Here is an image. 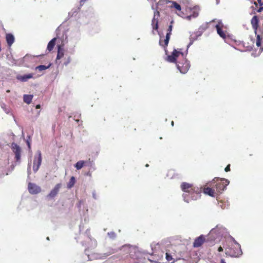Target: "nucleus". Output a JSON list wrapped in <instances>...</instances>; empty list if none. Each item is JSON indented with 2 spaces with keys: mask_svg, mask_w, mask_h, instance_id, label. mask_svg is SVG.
Returning a JSON list of instances; mask_svg holds the SVG:
<instances>
[{
  "mask_svg": "<svg viewBox=\"0 0 263 263\" xmlns=\"http://www.w3.org/2000/svg\"><path fill=\"white\" fill-rule=\"evenodd\" d=\"M11 148L15 155V159L16 162H20L21 158L22 148L16 143L13 142L11 145Z\"/></svg>",
  "mask_w": 263,
  "mask_h": 263,
  "instance_id": "nucleus-5",
  "label": "nucleus"
},
{
  "mask_svg": "<svg viewBox=\"0 0 263 263\" xmlns=\"http://www.w3.org/2000/svg\"><path fill=\"white\" fill-rule=\"evenodd\" d=\"M220 263H226L223 259H221L220 260Z\"/></svg>",
  "mask_w": 263,
  "mask_h": 263,
  "instance_id": "nucleus-37",
  "label": "nucleus"
},
{
  "mask_svg": "<svg viewBox=\"0 0 263 263\" xmlns=\"http://www.w3.org/2000/svg\"><path fill=\"white\" fill-rule=\"evenodd\" d=\"M33 97V95H24L23 96L24 101L27 104H29L32 101Z\"/></svg>",
  "mask_w": 263,
  "mask_h": 263,
  "instance_id": "nucleus-18",
  "label": "nucleus"
},
{
  "mask_svg": "<svg viewBox=\"0 0 263 263\" xmlns=\"http://www.w3.org/2000/svg\"><path fill=\"white\" fill-rule=\"evenodd\" d=\"M219 179L220 180V181H228L227 179L224 178H219L217 177H215L214 179H213L212 181H218Z\"/></svg>",
  "mask_w": 263,
  "mask_h": 263,
  "instance_id": "nucleus-28",
  "label": "nucleus"
},
{
  "mask_svg": "<svg viewBox=\"0 0 263 263\" xmlns=\"http://www.w3.org/2000/svg\"><path fill=\"white\" fill-rule=\"evenodd\" d=\"M75 182H69L68 184L67 185L68 188H71L74 185V183Z\"/></svg>",
  "mask_w": 263,
  "mask_h": 263,
  "instance_id": "nucleus-29",
  "label": "nucleus"
},
{
  "mask_svg": "<svg viewBox=\"0 0 263 263\" xmlns=\"http://www.w3.org/2000/svg\"><path fill=\"white\" fill-rule=\"evenodd\" d=\"M216 191L218 192H220L221 191H223L224 189L226 187L223 184L221 183H219L218 184H216L215 185Z\"/></svg>",
  "mask_w": 263,
  "mask_h": 263,
  "instance_id": "nucleus-24",
  "label": "nucleus"
},
{
  "mask_svg": "<svg viewBox=\"0 0 263 263\" xmlns=\"http://www.w3.org/2000/svg\"><path fill=\"white\" fill-rule=\"evenodd\" d=\"M6 40L9 46H11L14 41V37L11 33H7L6 35Z\"/></svg>",
  "mask_w": 263,
  "mask_h": 263,
  "instance_id": "nucleus-15",
  "label": "nucleus"
},
{
  "mask_svg": "<svg viewBox=\"0 0 263 263\" xmlns=\"http://www.w3.org/2000/svg\"><path fill=\"white\" fill-rule=\"evenodd\" d=\"M28 147H30V143L28 142Z\"/></svg>",
  "mask_w": 263,
  "mask_h": 263,
  "instance_id": "nucleus-39",
  "label": "nucleus"
},
{
  "mask_svg": "<svg viewBox=\"0 0 263 263\" xmlns=\"http://www.w3.org/2000/svg\"><path fill=\"white\" fill-rule=\"evenodd\" d=\"M201 187L202 188V192H203L204 194L208 195L213 197L215 196V192L214 189L206 186H204L203 187Z\"/></svg>",
  "mask_w": 263,
  "mask_h": 263,
  "instance_id": "nucleus-10",
  "label": "nucleus"
},
{
  "mask_svg": "<svg viewBox=\"0 0 263 263\" xmlns=\"http://www.w3.org/2000/svg\"><path fill=\"white\" fill-rule=\"evenodd\" d=\"M172 29H173V26L172 25H170L169 26H168V28H167V33H166V35H168V36L170 37V36H171V34L172 33Z\"/></svg>",
  "mask_w": 263,
  "mask_h": 263,
  "instance_id": "nucleus-25",
  "label": "nucleus"
},
{
  "mask_svg": "<svg viewBox=\"0 0 263 263\" xmlns=\"http://www.w3.org/2000/svg\"><path fill=\"white\" fill-rule=\"evenodd\" d=\"M170 39V37L168 36V35H166L165 39L163 41L161 39H160L159 41V44L160 46L164 48L166 54H167V52L166 47L168 45Z\"/></svg>",
  "mask_w": 263,
  "mask_h": 263,
  "instance_id": "nucleus-12",
  "label": "nucleus"
},
{
  "mask_svg": "<svg viewBox=\"0 0 263 263\" xmlns=\"http://www.w3.org/2000/svg\"><path fill=\"white\" fill-rule=\"evenodd\" d=\"M223 247L226 254L232 257H238L242 254L240 245L232 237L226 240Z\"/></svg>",
  "mask_w": 263,
  "mask_h": 263,
  "instance_id": "nucleus-2",
  "label": "nucleus"
},
{
  "mask_svg": "<svg viewBox=\"0 0 263 263\" xmlns=\"http://www.w3.org/2000/svg\"><path fill=\"white\" fill-rule=\"evenodd\" d=\"M223 247H221V246H220L218 248V251L219 252H222L223 251Z\"/></svg>",
  "mask_w": 263,
  "mask_h": 263,
  "instance_id": "nucleus-32",
  "label": "nucleus"
},
{
  "mask_svg": "<svg viewBox=\"0 0 263 263\" xmlns=\"http://www.w3.org/2000/svg\"><path fill=\"white\" fill-rule=\"evenodd\" d=\"M165 258L166 260L168 261H171L173 259L172 256L167 252H166L165 254Z\"/></svg>",
  "mask_w": 263,
  "mask_h": 263,
  "instance_id": "nucleus-26",
  "label": "nucleus"
},
{
  "mask_svg": "<svg viewBox=\"0 0 263 263\" xmlns=\"http://www.w3.org/2000/svg\"><path fill=\"white\" fill-rule=\"evenodd\" d=\"M224 171L226 172H229L230 171V164H228L225 168Z\"/></svg>",
  "mask_w": 263,
  "mask_h": 263,
  "instance_id": "nucleus-30",
  "label": "nucleus"
},
{
  "mask_svg": "<svg viewBox=\"0 0 263 263\" xmlns=\"http://www.w3.org/2000/svg\"><path fill=\"white\" fill-rule=\"evenodd\" d=\"M182 190L185 192L189 193H196V194H200L202 192V188L194 187L192 184L183 182L181 184Z\"/></svg>",
  "mask_w": 263,
  "mask_h": 263,
  "instance_id": "nucleus-4",
  "label": "nucleus"
},
{
  "mask_svg": "<svg viewBox=\"0 0 263 263\" xmlns=\"http://www.w3.org/2000/svg\"><path fill=\"white\" fill-rule=\"evenodd\" d=\"M42 162V155L41 153L39 152L37 156L34 158L33 170L34 172H36L39 170Z\"/></svg>",
  "mask_w": 263,
  "mask_h": 263,
  "instance_id": "nucleus-7",
  "label": "nucleus"
},
{
  "mask_svg": "<svg viewBox=\"0 0 263 263\" xmlns=\"http://www.w3.org/2000/svg\"><path fill=\"white\" fill-rule=\"evenodd\" d=\"M70 61H71V58L69 56L67 58V59H65V61L64 62V64L65 65H67L70 62Z\"/></svg>",
  "mask_w": 263,
  "mask_h": 263,
  "instance_id": "nucleus-27",
  "label": "nucleus"
},
{
  "mask_svg": "<svg viewBox=\"0 0 263 263\" xmlns=\"http://www.w3.org/2000/svg\"><path fill=\"white\" fill-rule=\"evenodd\" d=\"M87 162L84 161H79L77 162V163L75 164V167L77 170H80L81 169L83 166L85 165Z\"/></svg>",
  "mask_w": 263,
  "mask_h": 263,
  "instance_id": "nucleus-21",
  "label": "nucleus"
},
{
  "mask_svg": "<svg viewBox=\"0 0 263 263\" xmlns=\"http://www.w3.org/2000/svg\"><path fill=\"white\" fill-rule=\"evenodd\" d=\"M216 229H213L209 234V235H212L213 234H215L216 233Z\"/></svg>",
  "mask_w": 263,
  "mask_h": 263,
  "instance_id": "nucleus-31",
  "label": "nucleus"
},
{
  "mask_svg": "<svg viewBox=\"0 0 263 263\" xmlns=\"http://www.w3.org/2000/svg\"><path fill=\"white\" fill-rule=\"evenodd\" d=\"M33 73H29L24 75H20L17 77V79L22 82H26L28 79L33 78Z\"/></svg>",
  "mask_w": 263,
  "mask_h": 263,
  "instance_id": "nucleus-14",
  "label": "nucleus"
},
{
  "mask_svg": "<svg viewBox=\"0 0 263 263\" xmlns=\"http://www.w3.org/2000/svg\"><path fill=\"white\" fill-rule=\"evenodd\" d=\"M63 56H64V51L61 48L60 46H59L58 54H57V59H56V62L57 63L58 61L60 60L62 58H63Z\"/></svg>",
  "mask_w": 263,
  "mask_h": 263,
  "instance_id": "nucleus-19",
  "label": "nucleus"
},
{
  "mask_svg": "<svg viewBox=\"0 0 263 263\" xmlns=\"http://www.w3.org/2000/svg\"><path fill=\"white\" fill-rule=\"evenodd\" d=\"M199 14L198 11L196 8H194L192 11V13L187 17L190 19L191 17H196Z\"/></svg>",
  "mask_w": 263,
  "mask_h": 263,
  "instance_id": "nucleus-23",
  "label": "nucleus"
},
{
  "mask_svg": "<svg viewBox=\"0 0 263 263\" xmlns=\"http://www.w3.org/2000/svg\"><path fill=\"white\" fill-rule=\"evenodd\" d=\"M28 191L31 194H36L41 192V188L35 184L29 182L28 184Z\"/></svg>",
  "mask_w": 263,
  "mask_h": 263,
  "instance_id": "nucleus-8",
  "label": "nucleus"
},
{
  "mask_svg": "<svg viewBox=\"0 0 263 263\" xmlns=\"http://www.w3.org/2000/svg\"><path fill=\"white\" fill-rule=\"evenodd\" d=\"M75 179L74 177H71L70 181H74Z\"/></svg>",
  "mask_w": 263,
  "mask_h": 263,
  "instance_id": "nucleus-38",
  "label": "nucleus"
},
{
  "mask_svg": "<svg viewBox=\"0 0 263 263\" xmlns=\"http://www.w3.org/2000/svg\"><path fill=\"white\" fill-rule=\"evenodd\" d=\"M187 53V49L183 51L181 48L175 49L171 54L167 56L165 60L168 62L176 63L180 72L186 73L190 67V62L186 58Z\"/></svg>",
  "mask_w": 263,
  "mask_h": 263,
  "instance_id": "nucleus-1",
  "label": "nucleus"
},
{
  "mask_svg": "<svg viewBox=\"0 0 263 263\" xmlns=\"http://www.w3.org/2000/svg\"><path fill=\"white\" fill-rule=\"evenodd\" d=\"M35 108L36 109H39V108H41V105L40 104H37V105H36Z\"/></svg>",
  "mask_w": 263,
  "mask_h": 263,
  "instance_id": "nucleus-35",
  "label": "nucleus"
},
{
  "mask_svg": "<svg viewBox=\"0 0 263 263\" xmlns=\"http://www.w3.org/2000/svg\"><path fill=\"white\" fill-rule=\"evenodd\" d=\"M148 166H149V165H148V164H146L145 165V166H146V167H148Z\"/></svg>",
  "mask_w": 263,
  "mask_h": 263,
  "instance_id": "nucleus-40",
  "label": "nucleus"
},
{
  "mask_svg": "<svg viewBox=\"0 0 263 263\" xmlns=\"http://www.w3.org/2000/svg\"><path fill=\"white\" fill-rule=\"evenodd\" d=\"M50 66H51V64H49V65H48V66L41 65L36 66L35 67V69L38 70L40 71H42L45 70L47 69L48 68H49L50 67Z\"/></svg>",
  "mask_w": 263,
  "mask_h": 263,
  "instance_id": "nucleus-22",
  "label": "nucleus"
},
{
  "mask_svg": "<svg viewBox=\"0 0 263 263\" xmlns=\"http://www.w3.org/2000/svg\"><path fill=\"white\" fill-rule=\"evenodd\" d=\"M61 187V184H58L50 192L48 196L50 197H54L58 194L59 189Z\"/></svg>",
  "mask_w": 263,
  "mask_h": 263,
  "instance_id": "nucleus-16",
  "label": "nucleus"
},
{
  "mask_svg": "<svg viewBox=\"0 0 263 263\" xmlns=\"http://www.w3.org/2000/svg\"><path fill=\"white\" fill-rule=\"evenodd\" d=\"M263 44V38L258 34L256 36V45L257 47H261Z\"/></svg>",
  "mask_w": 263,
  "mask_h": 263,
  "instance_id": "nucleus-20",
  "label": "nucleus"
},
{
  "mask_svg": "<svg viewBox=\"0 0 263 263\" xmlns=\"http://www.w3.org/2000/svg\"><path fill=\"white\" fill-rule=\"evenodd\" d=\"M172 125L173 126L174 125V122H173V121H172Z\"/></svg>",
  "mask_w": 263,
  "mask_h": 263,
  "instance_id": "nucleus-41",
  "label": "nucleus"
},
{
  "mask_svg": "<svg viewBox=\"0 0 263 263\" xmlns=\"http://www.w3.org/2000/svg\"><path fill=\"white\" fill-rule=\"evenodd\" d=\"M205 241V236L203 235H201L199 237H197L194 242L193 247L194 248H198L201 247Z\"/></svg>",
  "mask_w": 263,
  "mask_h": 263,
  "instance_id": "nucleus-9",
  "label": "nucleus"
},
{
  "mask_svg": "<svg viewBox=\"0 0 263 263\" xmlns=\"http://www.w3.org/2000/svg\"><path fill=\"white\" fill-rule=\"evenodd\" d=\"M263 9V7H260L258 10V12H261V11Z\"/></svg>",
  "mask_w": 263,
  "mask_h": 263,
  "instance_id": "nucleus-36",
  "label": "nucleus"
},
{
  "mask_svg": "<svg viewBox=\"0 0 263 263\" xmlns=\"http://www.w3.org/2000/svg\"><path fill=\"white\" fill-rule=\"evenodd\" d=\"M251 23L252 28L254 30H257L259 27V20L258 17L256 15L254 16L251 19Z\"/></svg>",
  "mask_w": 263,
  "mask_h": 263,
  "instance_id": "nucleus-13",
  "label": "nucleus"
},
{
  "mask_svg": "<svg viewBox=\"0 0 263 263\" xmlns=\"http://www.w3.org/2000/svg\"><path fill=\"white\" fill-rule=\"evenodd\" d=\"M57 39L55 37L52 39L48 44L47 45V50L50 52L54 48Z\"/></svg>",
  "mask_w": 263,
  "mask_h": 263,
  "instance_id": "nucleus-17",
  "label": "nucleus"
},
{
  "mask_svg": "<svg viewBox=\"0 0 263 263\" xmlns=\"http://www.w3.org/2000/svg\"><path fill=\"white\" fill-rule=\"evenodd\" d=\"M158 5L160 7H166L175 11L178 15H180L181 13V6L176 2L169 0H160Z\"/></svg>",
  "mask_w": 263,
  "mask_h": 263,
  "instance_id": "nucleus-3",
  "label": "nucleus"
},
{
  "mask_svg": "<svg viewBox=\"0 0 263 263\" xmlns=\"http://www.w3.org/2000/svg\"><path fill=\"white\" fill-rule=\"evenodd\" d=\"M223 27V24L221 21H218V23L215 26V28L218 35L222 39H226L227 36V32L222 30Z\"/></svg>",
  "mask_w": 263,
  "mask_h": 263,
  "instance_id": "nucleus-6",
  "label": "nucleus"
},
{
  "mask_svg": "<svg viewBox=\"0 0 263 263\" xmlns=\"http://www.w3.org/2000/svg\"><path fill=\"white\" fill-rule=\"evenodd\" d=\"M86 1L87 0H81L80 1V5L81 6L83 5Z\"/></svg>",
  "mask_w": 263,
  "mask_h": 263,
  "instance_id": "nucleus-34",
  "label": "nucleus"
},
{
  "mask_svg": "<svg viewBox=\"0 0 263 263\" xmlns=\"http://www.w3.org/2000/svg\"><path fill=\"white\" fill-rule=\"evenodd\" d=\"M257 2L260 6L263 5V0H257Z\"/></svg>",
  "mask_w": 263,
  "mask_h": 263,
  "instance_id": "nucleus-33",
  "label": "nucleus"
},
{
  "mask_svg": "<svg viewBox=\"0 0 263 263\" xmlns=\"http://www.w3.org/2000/svg\"><path fill=\"white\" fill-rule=\"evenodd\" d=\"M159 17V12L156 11L154 13V17L152 21V26L153 30H157L158 29V17Z\"/></svg>",
  "mask_w": 263,
  "mask_h": 263,
  "instance_id": "nucleus-11",
  "label": "nucleus"
}]
</instances>
